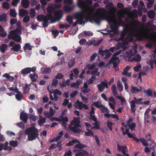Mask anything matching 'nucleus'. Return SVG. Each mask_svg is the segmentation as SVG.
Returning a JSON list of instances; mask_svg holds the SVG:
<instances>
[{
    "label": "nucleus",
    "instance_id": "obj_34",
    "mask_svg": "<svg viewBox=\"0 0 156 156\" xmlns=\"http://www.w3.org/2000/svg\"><path fill=\"white\" fill-rule=\"evenodd\" d=\"M46 119L45 118H43V119H40L38 121V125L41 126L43 125V124L45 123Z\"/></svg>",
    "mask_w": 156,
    "mask_h": 156
},
{
    "label": "nucleus",
    "instance_id": "obj_56",
    "mask_svg": "<svg viewBox=\"0 0 156 156\" xmlns=\"http://www.w3.org/2000/svg\"><path fill=\"white\" fill-rule=\"evenodd\" d=\"M90 119L93 120L95 122H97L98 123H99L98 121L97 120V118L95 117V116L93 115H90Z\"/></svg>",
    "mask_w": 156,
    "mask_h": 156
},
{
    "label": "nucleus",
    "instance_id": "obj_52",
    "mask_svg": "<svg viewBox=\"0 0 156 156\" xmlns=\"http://www.w3.org/2000/svg\"><path fill=\"white\" fill-rule=\"evenodd\" d=\"M129 69V67L128 66H127L123 70L122 74L124 75H126L127 74L128 72Z\"/></svg>",
    "mask_w": 156,
    "mask_h": 156
},
{
    "label": "nucleus",
    "instance_id": "obj_9",
    "mask_svg": "<svg viewBox=\"0 0 156 156\" xmlns=\"http://www.w3.org/2000/svg\"><path fill=\"white\" fill-rule=\"evenodd\" d=\"M135 37L137 40L140 41L142 40L145 37L144 35L140 32L136 33L135 34Z\"/></svg>",
    "mask_w": 156,
    "mask_h": 156
},
{
    "label": "nucleus",
    "instance_id": "obj_1",
    "mask_svg": "<svg viewBox=\"0 0 156 156\" xmlns=\"http://www.w3.org/2000/svg\"><path fill=\"white\" fill-rule=\"evenodd\" d=\"M97 10H99V11L95 15L93 18H91V19L94 23L98 25H100L101 20H106L108 23L112 22V17L107 16L106 15L108 13V12H115L116 10V8L115 7L113 6L111 8L108 10H107L104 8H100Z\"/></svg>",
    "mask_w": 156,
    "mask_h": 156
},
{
    "label": "nucleus",
    "instance_id": "obj_41",
    "mask_svg": "<svg viewBox=\"0 0 156 156\" xmlns=\"http://www.w3.org/2000/svg\"><path fill=\"white\" fill-rule=\"evenodd\" d=\"M30 17L28 15L26 16L23 18V21L24 23H27L30 21Z\"/></svg>",
    "mask_w": 156,
    "mask_h": 156
},
{
    "label": "nucleus",
    "instance_id": "obj_43",
    "mask_svg": "<svg viewBox=\"0 0 156 156\" xmlns=\"http://www.w3.org/2000/svg\"><path fill=\"white\" fill-rule=\"evenodd\" d=\"M12 39L18 42H19L21 40V38L20 36L18 34L14 37Z\"/></svg>",
    "mask_w": 156,
    "mask_h": 156
},
{
    "label": "nucleus",
    "instance_id": "obj_14",
    "mask_svg": "<svg viewBox=\"0 0 156 156\" xmlns=\"http://www.w3.org/2000/svg\"><path fill=\"white\" fill-rule=\"evenodd\" d=\"M29 0H22L21 5L24 8H27L29 6Z\"/></svg>",
    "mask_w": 156,
    "mask_h": 156
},
{
    "label": "nucleus",
    "instance_id": "obj_44",
    "mask_svg": "<svg viewBox=\"0 0 156 156\" xmlns=\"http://www.w3.org/2000/svg\"><path fill=\"white\" fill-rule=\"evenodd\" d=\"M7 18V16L5 14H3L2 15H0V22H2L3 21L6 20V19Z\"/></svg>",
    "mask_w": 156,
    "mask_h": 156
},
{
    "label": "nucleus",
    "instance_id": "obj_16",
    "mask_svg": "<svg viewBox=\"0 0 156 156\" xmlns=\"http://www.w3.org/2000/svg\"><path fill=\"white\" fill-rule=\"evenodd\" d=\"M30 79L33 82H36L37 79L38 77V75L35 73H34L33 74H30Z\"/></svg>",
    "mask_w": 156,
    "mask_h": 156
},
{
    "label": "nucleus",
    "instance_id": "obj_55",
    "mask_svg": "<svg viewBox=\"0 0 156 156\" xmlns=\"http://www.w3.org/2000/svg\"><path fill=\"white\" fill-rule=\"evenodd\" d=\"M107 125L108 127L110 129V130H112V122L108 121L107 122Z\"/></svg>",
    "mask_w": 156,
    "mask_h": 156
},
{
    "label": "nucleus",
    "instance_id": "obj_32",
    "mask_svg": "<svg viewBox=\"0 0 156 156\" xmlns=\"http://www.w3.org/2000/svg\"><path fill=\"white\" fill-rule=\"evenodd\" d=\"M32 46L30 45L29 43H25V45L23 47V50L24 51H25L27 48L29 50H31L32 49Z\"/></svg>",
    "mask_w": 156,
    "mask_h": 156
},
{
    "label": "nucleus",
    "instance_id": "obj_18",
    "mask_svg": "<svg viewBox=\"0 0 156 156\" xmlns=\"http://www.w3.org/2000/svg\"><path fill=\"white\" fill-rule=\"evenodd\" d=\"M69 129L71 131L75 133H80L82 132L81 129L75 127H70Z\"/></svg>",
    "mask_w": 156,
    "mask_h": 156
},
{
    "label": "nucleus",
    "instance_id": "obj_27",
    "mask_svg": "<svg viewBox=\"0 0 156 156\" xmlns=\"http://www.w3.org/2000/svg\"><path fill=\"white\" fill-rule=\"evenodd\" d=\"M128 32V30L126 28H123V31L121 33V37L119 38V40L121 41H122L124 40V36Z\"/></svg>",
    "mask_w": 156,
    "mask_h": 156
},
{
    "label": "nucleus",
    "instance_id": "obj_23",
    "mask_svg": "<svg viewBox=\"0 0 156 156\" xmlns=\"http://www.w3.org/2000/svg\"><path fill=\"white\" fill-rule=\"evenodd\" d=\"M30 67L25 68L21 70V73L22 75H25L30 73Z\"/></svg>",
    "mask_w": 156,
    "mask_h": 156
},
{
    "label": "nucleus",
    "instance_id": "obj_17",
    "mask_svg": "<svg viewBox=\"0 0 156 156\" xmlns=\"http://www.w3.org/2000/svg\"><path fill=\"white\" fill-rule=\"evenodd\" d=\"M78 144L74 145V148L76 149H83L84 147H87V146L83 144H81L80 142L77 140V142Z\"/></svg>",
    "mask_w": 156,
    "mask_h": 156
},
{
    "label": "nucleus",
    "instance_id": "obj_10",
    "mask_svg": "<svg viewBox=\"0 0 156 156\" xmlns=\"http://www.w3.org/2000/svg\"><path fill=\"white\" fill-rule=\"evenodd\" d=\"M142 88L141 87H140L139 88L133 86L131 87V91L133 94H137L142 91Z\"/></svg>",
    "mask_w": 156,
    "mask_h": 156
},
{
    "label": "nucleus",
    "instance_id": "obj_3",
    "mask_svg": "<svg viewBox=\"0 0 156 156\" xmlns=\"http://www.w3.org/2000/svg\"><path fill=\"white\" fill-rule=\"evenodd\" d=\"M82 9H83L82 11H79L74 14L75 19H76L77 20H79L82 21L84 19V13H86L87 14L88 16V19L90 20V21H94L91 19V18H93L94 16L92 17L90 16V15H88L87 11H86V10L84 9L83 8Z\"/></svg>",
    "mask_w": 156,
    "mask_h": 156
},
{
    "label": "nucleus",
    "instance_id": "obj_62",
    "mask_svg": "<svg viewBox=\"0 0 156 156\" xmlns=\"http://www.w3.org/2000/svg\"><path fill=\"white\" fill-rule=\"evenodd\" d=\"M43 114L47 118H50L52 117L51 115L49 112L48 111H44L43 112Z\"/></svg>",
    "mask_w": 156,
    "mask_h": 156
},
{
    "label": "nucleus",
    "instance_id": "obj_20",
    "mask_svg": "<svg viewBox=\"0 0 156 156\" xmlns=\"http://www.w3.org/2000/svg\"><path fill=\"white\" fill-rule=\"evenodd\" d=\"M148 17L150 19H153L155 15V12L154 10L149 11L147 13Z\"/></svg>",
    "mask_w": 156,
    "mask_h": 156
},
{
    "label": "nucleus",
    "instance_id": "obj_40",
    "mask_svg": "<svg viewBox=\"0 0 156 156\" xmlns=\"http://www.w3.org/2000/svg\"><path fill=\"white\" fill-rule=\"evenodd\" d=\"M66 21L70 24H72L73 23V18L70 15H68L67 16Z\"/></svg>",
    "mask_w": 156,
    "mask_h": 156
},
{
    "label": "nucleus",
    "instance_id": "obj_42",
    "mask_svg": "<svg viewBox=\"0 0 156 156\" xmlns=\"http://www.w3.org/2000/svg\"><path fill=\"white\" fill-rule=\"evenodd\" d=\"M102 41V39H101L98 40L96 42L95 40L92 41V42H94V46H98L101 43Z\"/></svg>",
    "mask_w": 156,
    "mask_h": 156
},
{
    "label": "nucleus",
    "instance_id": "obj_7",
    "mask_svg": "<svg viewBox=\"0 0 156 156\" xmlns=\"http://www.w3.org/2000/svg\"><path fill=\"white\" fill-rule=\"evenodd\" d=\"M55 16L57 18V20H60L63 16V12L62 10H60L55 11L54 13Z\"/></svg>",
    "mask_w": 156,
    "mask_h": 156
},
{
    "label": "nucleus",
    "instance_id": "obj_53",
    "mask_svg": "<svg viewBox=\"0 0 156 156\" xmlns=\"http://www.w3.org/2000/svg\"><path fill=\"white\" fill-rule=\"evenodd\" d=\"M141 68V64H138L133 68V69L135 72H138L139 71V69Z\"/></svg>",
    "mask_w": 156,
    "mask_h": 156
},
{
    "label": "nucleus",
    "instance_id": "obj_26",
    "mask_svg": "<svg viewBox=\"0 0 156 156\" xmlns=\"http://www.w3.org/2000/svg\"><path fill=\"white\" fill-rule=\"evenodd\" d=\"M15 97L18 101H21L23 99V96L22 93L21 92H19V93H17L16 94Z\"/></svg>",
    "mask_w": 156,
    "mask_h": 156
},
{
    "label": "nucleus",
    "instance_id": "obj_61",
    "mask_svg": "<svg viewBox=\"0 0 156 156\" xmlns=\"http://www.w3.org/2000/svg\"><path fill=\"white\" fill-rule=\"evenodd\" d=\"M111 88L113 93L114 94H116L117 93V91L115 85L114 84H113Z\"/></svg>",
    "mask_w": 156,
    "mask_h": 156
},
{
    "label": "nucleus",
    "instance_id": "obj_47",
    "mask_svg": "<svg viewBox=\"0 0 156 156\" xmlns=\"http://www.w3.org/2000/svg\"><path fill=\"white\" fill-rule=\"evenodd\" d=\"M58 81L57 80L55 79H54L52 80V83L51 85V86L52 87H56L58 84Z\"/></svg>",
    "mask_w": 156,
    "mask_h": 156
},
{
    "label": "nucleus",
    "instance_id": "obj_48",
    "mask_svg": "<svg viewBox=\"0 0 156 156\" xmlns=\"http://www.w3.org/2000/svg\"><path fill=\"white\" fill-rule=\"evenodd\" d=\"M30 118L34 122H35L36 120L38 118V117L37 116H36L33 114H31L30 115Z\"/></svg>",
    "mask_w": 156,
    "mask_h": 156
},
{
    "label": "nucleus",
    "instance_id": "obj_33",
    "mask_svg": "<svg viewBox=\"0 0 156 156\" xmlns=\"http://www.w3.org/2000/svg\"><path fill=\"white\" fill-rule=\"evenodd\" d=\"M74 8V7L66 6L64 7V9L66 12H69L73 10Z\"/></svg>",
    "mask_w": 156,
    "mask_h": 156
},
{
    "label": "nucleus",
    "instance_id": "obj_13",
    "mask_svg": "<svg viewBox=\"0 0 156 156\" xmlns=\"http://www.w3.org/2000/svg\"><path fill=\"white\" fill-rule=\"evenodd\" d=\"M141 60V57L140 55L139 54H136L133 58L131 59V62H138L140 61Z\"/></svg>",
    "mask_w": 156,
    "mask_h": 156
},
{
    "label": "nucleus",
    "instance_id": "obj_21",
    "mask_svg": "<svg viewBox=\"0 0 156 156\" xmlns=\"http://www.w3.org/2000/svg\"><path fill=\"white\" fill-rule=\"evenodd\" d=\"M88 153L87 151L84 150H82L81 151L76 154L75 156H87Z\"/></svg>",
    "mask_w": 156,
    "mask_h": 156
},
{
    "label": "nucleus",
    "instance_id": "obj_46",
    "mask_svg": "<svg viewBox=\"0 0 156 156\" xmlns=\"http://www.w3.org/2000/svg\"><path fill=\"white\" fill-rule=\"evenodd\" d=\"M73 72L75 74L74 77L75 78H76L78 77L79 75V71L77 68L74 69L73 70Z\"/></svg>",
    "mask_w": 156,
    "mask_h": 156
},
{
    "label": "nucleus",
    "instance_id": "obj_60",
    "mask_svg": "<svg viewBox=\"0 0 156 156\" xmlns=\"http://www.w3.org/2000/svg\"><path fill=\"white\" fill-rule=\"evenodd\" d=\"M97 86L98 88V90L99 91L102 92L103 90H104L105 89V88L103 87L102 86L101 84L97 85Z\"/></svg>",
    "mask_w": 156,
    "mask_h": 156
},
{
    "label": "nucleus",
    "instance_id": "obj_15",
    "mask_svg": "<svg viewBox=\"0 0 156 156\" xmlns=\"http://www.w3.org/2000/svg\"><path fill=\"white\" fill-rule=\"evenodd\" d=\"M49 16V15L47 16V14L45 16H44L43 15H39L37 17V19L39 22H41L42 20L43 21L44 20L45 21V19L47 18V17L48 18V16Z\"/></svg>",
    "mask_w": 156,
    "mask_h": 156
},
{
    "label": "nucleus",
    "instance_id": "obj_24",
    "mask_svg": "<svg viewBox=\"0 0 156 156\" xmlns=\"http://www.w3.org/2000/svg\"><path fill=\"white\" fill-rule=\"evenodd\" d=\"M17 35L18 34L14 32V31L13 30H12L9 32L8 36V37L9 39H12Z\"/></svg>",
    "mask_w": 156,
    "mask_h": 156
},
{
    "label": "nucleus",
    "instance_id": "obj_38",
    "mask_svg": "<svg viewBox=\"0 0 156 156\" xmlns=\"http://www.w3.org/2000/svg\"><path fill=\"white\" fill-rule=\"evenodd\" d=\"M9 145L12 147H16L17 146L18 142L16 140H11L9 142Z\"/></svg>",
    "mask_w": 156,
    "mask_h": 156
},
{
    "label": "nucleus",
    "instance_id": "obj_50",
    "mask_svg": "<svg viewBox=\"0 0 156 156\" xmlns=\"http://www.w3.org/2000/svg\"><path fill=\"white\" fill-rule=\"evenodd\" d=\"M119 64V62H113V67L116 70H119V68L117 67V66Z\"/></svg>",
    "mask_w": 156,
    "mask_h": 156
},
{
    "label": "nucleus",
    "instance_id": "obj_12",
    "mask_svg": "<svg viewBox=\"0 0 156 156\" xmlns=\"http://www.w3.org/2000/svg\"><path fill=\"white\" fill-rule=\"evenodd\" d=\"M28 12L26 9H19V15L22 17H23L25 15H27Z\"/></svg>",
    "mask_w": 156,
    "mask_h": 156
},
{
    "label": "nucleus",
    "instance_id": "obj_45",
    "mask_svg": "<svg viewBox=\"0 0 156 156\" xmlns=\"http://www.w3.org/2000/svg\"><path fill=\"white\" fill-rule=\"evenodd\" d=\"M77 142V140H73L71 141H69V142L66 144V146H72L74 144L76 143Z\"/></svg>",
    "mask_w": 156,
    "mask_h": 156
},
{
    "label": "nucleus",
    "instance_id": "obj_25",
    "mask_svg": "<svg viewBox=\"0 0 156 156\" xmlns=\"http://www.w3.org/2000/svg\"><path fill=\"white\" fill-rule=\"evenodd\" d=\"M92 105L94 106L97 108H101L103 107V105L101 104L100 101H98L94 102L92 104Z\"/></svg>",
    "mask_w": 156,
    "mask_h": 156
},
{
    "label": "nucleus",
    "instance_id": "obj_35",
    "mask_svg": "<svg viewBox=\"0 0 156 156\" xmlns=\"http://www.w3.org/2000/svg\"><path fill=\"white\" fill-rule=\"evenodd\" d=\"M87 130L88 131V132H86L85 133V135L86 136H91L93 137L94 136V134L91 130L88 129H87Z\"/></svg>",
    "mask_w": 156,
    "mask_h": 156
},
{
    "label": "nucleus",
    "instance_id": "obj_37",
    "mask_svg": "<svg viewBox=\"0 0 156 156\" xmlns=\"http://www.w3.org/2000/svg\"><path fill=\"white\" fill-rule=\"evenodd\" d=\"M2 7L3 8L7 10L9 9L10 7L9 3L6 2L3 3Z\"/></svg>",
    "mask_w": 156,
    "mask_h": 156
},
{
    "label": "nucleus",
    "instance_id": "obj_6",
    "mask_svg": "<svg viewBox=\"0 0 156 156\" xmlns=\"http://www.w3.org/2000/svg\"><path fill=\"white\" fill-rule=\"evenodd\" d=\"M29 117L27 114L23 111H22L20 113V119L21 120L23 121L25 123L27 122Z\"/></svg>",
    "mask_w": 156,
    "mask_h": 156
},
{
    "label": "nucleus",
    "instance_id": "obj_2",
    "mask_svg": "<svg viewBox=\"0 0 156 156\" xmlns=\"http://www.w3.org/2000/svg\"><path fill=\"white\" fill-rule=\"evenodd\" d=\"M38 129L34 126L27 128L25 131V134L28 135V139L29 141L33 140L38 137Z\"/></svg>",
    "mask_w": 156,
    "mask_h": 156
},
{
    "label": "nucleus",
    "instance_id": "obj_31",
    "mask_svg": "<svg viewBox=\"0 0 156 156\" xmlns=\"http://www.w3.org/2000/svg\"><path fill=\"white\" fill-rule=\"evenodd\" d=\"M109 52V49H105L104 50H99V54L102 57L104 56L105 53Z\"/></svg>",
    "mask_w": 156,
    "mask_h": 156
},
{
    "label": "nucleus",
    "instance_id": "obj_19",
    "mask_svg": "<svg viewBox=\"0 0 156 156\" xmlns=\"http://www.w3.org/2000/svg\"><path fill=\"white\" fill-rule=\"evenodd\" d=\"M21 48V46L20 44H17L10 48V50L15 52H18Z\"/></svg>",
    "mask_w": 156,
    "mask_h": 156
},
{
    "label": "nucleus",
    "instance_id": "obj_63",
    "mask_svg": "<svg viewBox=\"0 0 156 156\" xmlns=\"http://www.w3.org/2000/svg\"><path fill=\"white\" fill-rule=\"evenodd\" d=\"M128 126L130 128L131 130H133L136 126L135 123H132L131 124L128 125Z\"/></svg>",
    "mask_w": 156,
    "mask_h": 156
},
{
    "label": "nucleus",
    "instance_id": "obj_22",
    "mask_svg": "<svg viewBox=\"0 0 156 156\" xmlns=\"http://www.w3.org/2000/svg\"><path fill=\"white\" fill-rule=\"evenodd\" d=\"M41 69L42 73L43 74H46L51 72V69L50 68L41 67Z\"/></svg>",
    "mask_w": 156,
    "mask_h": 156
},
{
    "label": "nucleus",
    "instance_id": "obj_54",
    "mask_svg": "<svg viewBox=\"0 0 156 156\" xmlns=\"http://www.w3.org/2000/svg\"><path fill=\"white\" fill-rule=\"evenodd\" d=\"M145 138H146L147 141H151L152 143H154V141L151 140V134L150 133H148L146 135Z\"/></svg>",
    "mask_w": 156,
    "mask_h": 156
},
{
    "label": "nucleus",
    "instance_id": "obj_51",
    "mask_svg": "<svg viewBox=\"0 0 156 156\" xmlns=\"http://www.w3.org/2000/svg\"><path fill=\"white\" fill-rule=\"evenodd\" d=\"M48 21H49V20H48V18H46V19H45V21H44V20L43 21V22L42 23V24H43V26L44 27H48V23H48Z\"/></svg>",
    "mask_w": 156,
    "mask_h": 156
},
{
    "label": "nucleus",
    "instance_id": "obj_59",
    "mask_svg": "<svg viewBox=\"0 0 156 156\" xmlns=\"http://www.w3.org/2000/svg\"><path fill=\"white\" fill-rule=\"evenodd\" d=\"M55 78L56 79H62L63 76L61 73H58L57 75L55 76Z\"/></svg>",
    "mask_w": 156,
    "mask_h": 156
},
{
    "label": "nucleus",
    "instance_id": "obj_28",
    "mask_svg": "<svg viewBox=\"0 0 156 156\" xmlns=\"http://www.w3.org/2000/svg\"><path fill=\"white\" fill-rule=\"evenodd\" d=\"M29 84L26 83L25 84V87L23 88V93L24 94H27L30 90V88L29 87Z\"/></svg>",
    "mask_w": 156,
    "mask_h": 156
},
{
    "label": "nucleus",
    "instance_id": "obj_8",
    "mask_svg": "<svg viewBox=\"0 0 156 156\" xmlns=\"http://www.w3.org/2000/svg\"><path fill=\"white\" fill-rule=\"evenodd\" d=\"M48 15H49L48 16V18L47 17V18L48 20L51 21L50 22H48L49 23H54L56 21H59V20H57V18L55 16L53 17V16L51 13L47 14V16Z\"/></svg>",
    "mask_w": 156,
    "mask_h": 156
},
{
    "label": "nucleus",
    "instance_id": "obj_58",
    "mask_svg": "<svg viewBox=\"0 0 156 156\" xmlns=\"http://www.w3.org/2000/svg\"><path fill=\"white\" fill-rule=\"evenodd\" d=\"M16 125H17L20 128H21L22 129L24 128V124L22 122H21L19 123H17Z\"/></svg>",
    "mask_w": 156,
    "mask_h": 156
},
{
    "label": "nucleus",
    "instance_id": "obj_29",
    "mask_svg": "<svg viewBox=\"0 0 156 156\" xmlns=\"http://www.w3.org/2000/svg\"><path fill=\"white\" fill-rule=\"evenodd\" d=\"M8 48L7 45L5 44H2L0 47V50L3 53H4L6 51V50Z\"/></svg>",
    "mask_w": 156,
    "mask_h": 156
},
{
    "label": "nucleus",
    "instance_id": "obj_64",
    "mask_svg": "<svg viewBox=\"0 0 156 156\" xmlns=\"http://www.w3.org/2000/svg\"><path fill=\"white\" fill-rule=\"evenodd\" d=\"M77 93V92L76 90H75L73 93H71L70 94V96L72 98H75L76 95Z\"/></svg>",
    "mask_w": 156,
    "mask_h": 156
},
{
    "label": "nucleus",
    "instance_id": "obj_4",
    "mask_svg": "<svg viewBox=\"0 0 156 156\" xmlns=\"http://www.w3.org/2000/svg\"><path fill=\"white\" fill-rule=\"evenodd\" d=\"M77 5L78 7L81 9H84L87 12L88 15H90V10L92 9L91 7H86V2L84 0H78L77 2Z\"/></svg>",
    "mask_w": 156,
    "mask_h": 156
},
{
    "label": "nucleus",
    "instance_id": "obj_30",
    "mask_svg": "<svg viewBox=\"0 0 156 156\" xmlns=\"http://www.w3.org/2000/svg\"><path fill=\"white\" fill-rule=\"evenodd\" d=\"M9 14L11 16L15 17L16 16L17 13L15 9H10Z\"/></svg>",
    "mask_w": 156,
    "mask_h": 156
},
{
    "label": "nucleus",
    "instance_id": "obj_57",
    "mask_svg": "<svg viewBox=\"0 0 156 156\" xmlns=\"http://www.w3.org/2000/svg\"><path fill=\"white\" fill-rule=\"evenodd\" d=\"M140 141L142 143L144 146H147L148 145V144L145 139L140 138Z\"/></svg>",
    "mask_w": 156,
    "mask_h": 156
},
{
    "label": "nucleus",
    "instance_id": "obj_11",
    "mask_svg": "<svg viewBox=\"0 0 156 156\" xmlns=\"http://www.w3.org/2000/svg\"><path fill=\"white\" fill-rule=\"evenodd\" d=\"M118 148L119 151H121L123 155L126 154V152L128 151V148L126 146H120L119 145L117 146Z\"/></svg>",
    "mask_w": 156,
    "mask_h": 156
},
{
    "label": "nucleus",
    "instance_id": "obj_49",
    "mask_svg": "<svg viewBox=\"0 0 156 156\" xmlns=\"http://www.w3.org/2000/svg\"><path fill=\"white\" fill-rule=\"evenodd\" d=\"M144 93H146L147 94L148 96L152 97V92L150 89H148L147 90H144Z\"/></svg>",
    "mask_w": 156,
    "mask_h": 156
},
{
    "label": "nucleus",
    "instance_id": "obj_5",
    "mask_svg": "<svg viewBox=\"0 0 156 156\" xmlns=\"http://www.w3.org/2000/svg\"><path fill=\"white\" fill-rule=\"evenodd\" d=\"M144 100L142 98H139L137 99L136 98L134 97L133 98V100L131 101L130 102L131 104L130 107L131 108H133L136 107L135 105L136 104H140L141 105L142 101Z\"/></svg>",
    "mask_w": 156,
    "mask_h": 156
},
{
    "label": "nucleus",
    "instance_id": "obj_36",
    "mask_svg": "<svg viewBox=\"0 0 156 156\" xmlns=\"http://www.w3.org/2000/svg\"><path fill=\"white\" fill-rule=\"evenodd\" d=\"M117 87L118 89L121 92L123 90V86L122 85L121 82L120 81H118L117 83Z\"/></svg>",
    "mask_w": 156,
    "mask_h": 156
},
{
    "label": "nucleus",
    "instance_id": "obj_39",
    "mask_svg": "<svg viewBox=\"0 0 156 156\" xmlns=\"http://www.w3.org/2000/svg\"><path fill=\"white\" fill-rule=\"evenodd\" d=\"M30 15L31 18H33L35 16V11L34 9L32 8L30 9Z\"/></svg>",
    "mask_w": 156,
    "mask_h": 156
}]
</instances>
